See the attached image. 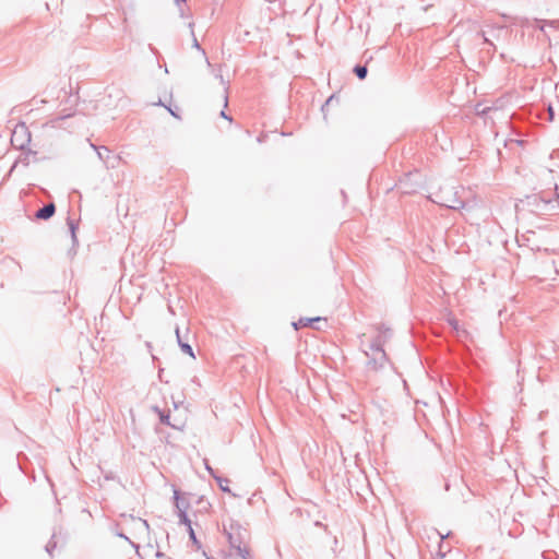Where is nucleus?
I'll return each instance as SVG.
<instances>
[{
  "instance_id": "45",
  "label": "nucleus",
  "mask_w": 559,
  "mask_h": 559,
  "mask_svg": "<svg viewBox=\"0 0 559 559\" xmlns=\"http://www.w3.org/2000/svg\"><path fill=\"white\" fill-rule=\"evenodd\" d=\"M203 502H204V497H203V496L199 497V498L197 499V501H195V503H197V504H201V503H203Z\"/></svg>"
},
{
  "instance_id": "52",
  "label": "nucleus",
  "mask_w": 559,
  "mask_h": 559,
  "mask_svg": "<svg viewBox=\"0 0 559 559\" xmlns=\"http://www.w3.org/2000/svg\"><path fill=\"white\" fill-rule=\"evenodd\" d=\"M209 508H211V503L206 502V507H204V509L207 510Z\"/></svg>"
},
{
  "instance_id": "37",
  "label": "nucleus",
  "mask_w": 559,
  "mask_h": 559,
  "mask_svg": "<svg viewBox=\"0 0 559 559\" xmlns=\"http://www.w3.org/2000/svg\"><path fill=\"white\" fill-rule=\"evenodd\" d=\"M219 116H221L223 119H226V120H228L229 122H233V117H231L230 115H228L224 109H223V110H221Z\"/></svg>"
},
{
  "instance_id": "8",
  "label": "nucleus",
  "mask_w": 559,
  "mask_h": 559,
  "mask_svg": "<svg viewBox=\"0 0 559 559\" xmlns=\"http://www.w3.org/2000/svg\"><path fill=\"white\" fill-rule=\"evenodd\" d=\"M175 332H176V338H177V343H178V346H179L180 350L183 354H186V355H188V356H190L192 358H195L193 348H192V346L188 342L189 329H187L186 336L181 335L179 326L176 328Z\"/></svg>"
},
{
  "instance_id": "25",
  "label": "nucleus",
  "mask_w": 559,
  "mask_h": 559,
  "mask_svg": "<svg viewBox=\"0 0 559 559\" xmlns=\"http://www.w3.org/2000/svg\"><path fill=\"white\" fill-rule=\"evenodd\" d=\"M119 160H120V157L118 155L110 154L107 162H104V165L106 166L107 169L116 168L119 164Z\"/></svg>"
},
{
  "instance_id": "53",
  "label": "nucleus",
  "mask_w": 559,
  "mask_h": 559,
  "mask_svg": "<svg viewBox=\"0 0 559 559\" xmlns=\"http://www.w3.org/2000/svg\"><path fill=\"white\" fill-rule=\"evenodd\" d=\"M549 115H550V120H552V119H554V112H552V111H550V114H549Z\"/></svg>"
},
{
  "instance_id": "16",
  "label": "nucleus",
  "mask_w": 559,
  "mask_h": 559,
  "mask_svg": "<svg viewBox=\"0 0 559 559\" xmlns=\"http://www.w3.org/2000/svg\"><path fill=\"white\" fill-rule=\"evenodd\" d=\"M353 73L357 76L358 80L362 81L367 78L368 75V67H367V63L365 64H360V63H357L354 66L353 68Z\"/></svg>"
},
{
  "instance_id": "3",
  "label": "nucleus",
  "mask_w": 559,
  "mask_h": 559,
  "mask_svg": "<svg viewBox=\"0 0 559 559\" xmlns=\"http://www.w3.org/2000/svg\"><path fill=\"white\" fill-rule=\"evenodd\" d=\"M32 141V134L25 122H19L11 133V145L19 150L25 151L29 147Z\"/></svg>"
},
{
  "instance_id": "47",
  "label": "nucleus",
  "mask_w": 559,
  "mask_h": 559,
  "mask_svg": "<svg viewBox=\"0 0 559 559\" xmlns=\"http://www.w3.org/2000/svg\"><path fill=\"white\" fill-rule=\"evenodd\" d=\"M10 260H11L12 262L16 263V264L19 265V269H20V270L22 269V265H21L19 262H16L14 259H10Z\"/></svg>"
},
{
  "instance_id": "14",
  "label": "nucleus",
  "mask_w": 559,
  "mask_h": 559,
  "mask_svg": "<svg viewBox=\"0 0 559 559\" xmlns=\"http://www.w3.org/2000/svg\"><path fill=\"white\" fill-rule=\"evenodd\" d=\"M21 155L20 157L15 160V163L13 164L12 166V169L15 167V165L17 163H21L23 164L24 166H28L29 165V157L31 156H34V158L36 157L37 155V152L36 151H33L31 147H27L25 151H21Z\"/></svg>"
},
{
  "instance_id": "51",
  "label": "nucleus",
  "mask_w": 559,
  "mask_h": 559,
  "mask_svg": "<svg viewBox=\"0 0 559 559\" xmlns=\"http://www.w3.org/2000/svg\"><path fill=\"white\" fill-rule=\"evenodd\" d=\"M156 105L165 106L160 99L156 103Z\"/></svg>"
},
{
  "instance_id": "44",
  "label": "nucleus",
  "mask_w": 559,
  "mask_h": 559,
  "mask_svg": "<svg viewBox=\"0 0 559 559\" xmlns=\"http://www.w3.org/2000/svg\"><path fill=\"white\" fill-rule=\"evenodd\" d=\"M450 324L456 330L457 329V321L456 320H451L449 321Z\"/></svg>"
},
{
  "instance_id": "26",
  "label": "nucleus",
  "mask_w": 559,
  "mask_h": 559,
  "mask_svg": "<svg viewBox=\"0 0 559 559\" xmlns=\"http://www.w3.org/2000/svg\"><path fill=\"white\" fill-rule=\"evenodd\" d=\"M193 26H194V23L193 22H190L189 23V27L191 28V34H192V37H193V40H192V47L198 49L199 51L202 52L203 56H205V50L200 46L195 35H194V32H193Z\"/></svg>"
},
{
  "instance_id": "22",
  "label": "nucleus",
  "mask_w": 559,
  "mask_h": 559,
  "mask_svg": "<svg viewBox=\"0 0 559 559\" xmlns=\"http://www.w3.org/2000/svg\"><path fill=\"white\" fill-rule=\"evenodd\" d=\"M177 516L179 519V524L185 525L187 527V531L190 530V528H193L192 527V521L190 520V518L188 515V512H185L182 510V514H178Z\"/></svg>"
},
{
  "instance_id": "10",
  "label": "nucleus",
  "mask_w": 559,
  "mask_h": 559,
  "mask_svg": "<svg viewBox=\"0 0 559 559\" xmlns=\"http://www.w3.org/2000/svg\"><path fill=\"white\" fill-rule=\"evenodd\" d=\"M76 115V111H70L68 109H62L57 116L50 118L47 122H46V126H49L51 128H60L61 127V122L75 116Z\"/></svg>"
},
{
  "instance_id": "40",
  "label": "nucleus",
  "mask_w": 559,
  "mask_h": 559,
  "mask_svg": "<svg viewBox=\"0 0 559 559\" xmlns=\"http://www.w3.org/2000/svg\"><path fill=\"white\" fill-rule=\"evenodd\" d=\"M266 138H267V134L265 133H261L258 138H257V142L258 143H263L266 141Z\"/></svg>"
},
{
  "instance_id": "9",
  "label": "nucleus",
  "mask_w": 559,
  "mask_h": 559,
  "mask_svg": "<svg viewBox=\"0 0 559 559\" xmlns=\"http://www.w3.org/2000/svg\"><path fill=\"white\" fill-rule=\"evenodd\" d=\"M152 411L155 414H157L160 424L169 426L177 430H182L183 425H177V424L170 421V412L169 411L162 409L157 405L152 406Z\"/></svg>"
},
{
  "instance_id": "29",
  "label": "nucleus",
  "mask_w": 559,
  "mask_h": 559,
  "mask_svg": "<svg viewBox=\"0 0 559 559\" xmlns=\"http://www.w3.org/2000/svg\"><path fill=\"white\" fill-rule=\"evenodd\" d=\"M204 467L213 479H215V476H219L217 472L210 465L207 460H204Z\"/></svg>"
},
{
  "instance_id": "43",
  "label": "nucleus",
  "mask_w": 559,
  "mask_h": 559,
  "mask_svg": "<svg viewBox=\"0 0 559 559\" xmlns=\"http://www.w3.org/2000/svg\"><path fill=\"white\" fill-rule=\"evenodd\" d=\"M555 191H556V200H559V187L557 183L555 185Z\"/></svg>"
},
{
  "instance_id": "13",
  "label": "nucleus",
  "mask_w": 559,
  "mask_h": 559,
  "mask_svg": "<svg viewBox=\"0 0 559 559\" xmlns=\"http://www.w3.org/2000/svg\"><path fill=\"white\" fill-rule=\"evenodd\" d=\"M385 336H382V335H376L370 345H369V348L374 352V353H378V354H382V352H385L384 350V344H385Z\"/></svg>"
},
{
  "instance_id": "12",
  "label": "nucleus",
  "mask_w": 559,
  "mask_h": 559,
  "mask_svg": "<svg viewBox=\"0 0 559 559\" xmlns=\"http://www.w3.org/2000/svg\"><path fill=\"white\" fill-rule=\"evenodd\" d=\"M514 24L519 25L522 28L534 27V28H538L540 31L544 29V21L539 20V19H534L533 21H531L527 17H519V19H516V22Z\"/></svg>"
},
{
  "instance_id": "50",
  "label": "nucleus",
  "mask_w": 559,
  "mask_h": 559,
  "mask_svg": "<svg viewBox=\"0 0 559 559\" xmlns=\"http://www.w3.org/2000/svg\"><path fill=\"white\" fill-rule=\"evenodd\" d=\"M150 48H151V50H152L154 53H156V52H157V51H156V49H155L154 47H152V45H150Z\"/></svg>"
},
{
  "instance_id": "18",
  "label": "nucleus",
  "mask_w": 559,
  "mask_h": 559,
  "mask_svg": "<svg viewBox=\"0 0 559 559\" xmlns=\"http://www.w3.org/2000/svg\"><path fill=\"white\" fill-rule=\"evenodd\" d=\"M447 207L452 210H460L465 207V202L457 197V192H454L451 203L447 204Z\"/></svg>"
},
{
  "instance_id": "23",
  "label": "nucleus",
  "mask_w": 559,
  "mask_h": 559,
  "mask_svg": "<svg viewBox=\"0 0 559 559\" xmlns=\"http://www.w3.org/2000/svg\"><path fill=\"white\" fill-rule=\"evenodd\" d=\"M111 151L107 146H99L97 150V157L104 163L109 158Z\"/></svg>"
},
{
  "instance_id": "4",
  "label": "nucleus",
  "mask_w": 559,
  "mask_h": 559,
  "mask_svg": "<svg viewBox=\"0 0 559 559\" xmlns=\"http://www.w3.org/2000/svg\"><path fill=\"white\" fill-rule=\"evenodd\" d=\"M67 544V536L62 534L61 530L59 532H53L50 539L45 546V551L52 558L53 551L60 545V547H64Z\"/></svg>"
},
{
  "instance_id": "7",
  "label": "nucleus",
  "mask_w": 559,
  "mask_h": 559,
  "mask_svg": "<svg viewBox=\"0 0 559 559\" xmlns=\"http://www.w3.org/2000/svg\"><path fill=\"white\" fill-rule=\"evenodd\" d=\"M56 204L49 202L39 207L33 215L34 221H48L56 214Z\"/></svg>"
},
{
  "instance_id": "38",
  "label": "nucleus",
  "mask_w": 559,
  "mask_h": 559,
  "mask_svg": "<svg viewBox=\"0 0 559 559\" xmlns=\"http://www.w3.org/2000/svg\"><path fill=\"white\" fill-rule=\"evenodd\" d=\"M443 538H444V536H441V542H440V545H439V551L437 554L440 558H444V556H445V554L442 551Z\"/></svg>"
},
{
  "instance_id": "2",
  "label": "nucleus",
  "mask_w": 559,
  "mask_h": 559,
  "mask_svg": "<svg viewBox=\"0 0 559 559\" xmlns=\"http://www.w3.org/2000/svg\"><path fill=\"white\" fill-rule=\"evenodd\" d=\"M520 202L526 207L530 212L538 214L546 213L548 211L555 210L558 205L555 204L556 201L551 199H546L540 194H528L525 195L524 199H521Z\"/></svg>"
},
{
  "instance_id": "11",
  "label": "nucleus",
  "mask_w": 559,
  "mask_h": 559,
  "mask_svg": "<svg viewBox=\"0 0 559 559\" xmlns=\"http://www.w3.org/2000/svg\"><path fill=\"white\" fill-rule=\"evenodd\" d=\"M365 355L369 358L367 361V366L370 367L372 370L378 371L382 369L388 362L389 358L385 352H382V354H379V357H370V355L367 352H364Z\"/></svg>"
},
{
  "instance_id": "49",
  "label": "nucleus",
  "mask_w": 559,
  "mask_h": 559,
  "mask_svg": "<svg viewBox=\"0 0 559 559\" xmlns=\"http://www.w3.org/2000/svg\"><path fill=\"white\" fill-rule=\"evenodd\" d=\"M444 488H445V490H449V488H450V484H449V483H445Z\"/></svg>"
},
{
  "instance_id": "5",
  "label": "nucleus",
  "mask_w": 559,
  "mask_h": 559,
  "mask_svg": "<svg viewBox=\"0 0 559 559\" xmlns=\"http://www.w3.org/2000/svg\"><path fill=\"white\" fill-rule=\"evenodd\" d=\"M324 322V324H328L326 318L323 317H313V318H300L298 321L293 322V326L295 330H298L300 328H312L316 330H321V326L318 325V323Z\"/></svg>"
},
{
  "instance_id": "34",
  "label": "nucleus",
  "mask_w": 559,
  "mask_h": 559,
  "mask_svg": "<svg viewBox=\"0 0 559 559\" xmlns=\"http://www.w3.org/2000/svg\"><path fill=\"white\" fill-rule=\"evenodd\" d=\"M314 526L323 528L326 534L331 535L328 525L323 524L322 522L316 521Z\"/></svg>"
},
{
  "instance_id": "24",
  "label": "nucleus",
  "mask_w": 559,
  "mask_h": 559,
  "mask_svg": "<svg viewBox=\"0 0 559 559\" xmlns=\"http://www.w3.org/2000/svg\"><path fill=\"white\" fill-rule=\"evenodd\" d=\"M67 225H68V228H69L70 236L71 235H76V233L79 230V222L73 219V218H71L70 216H68Z\"/></svg>"
},
{
  "instance_id": "33",
  "label": "nucleus",
  "mask_w": 559,
  "mask_h": 559,
  "mask_svg": "<svg viewBox=\"0 0 559 559\" xmlns=\"http://www.w3.org/2000/svg\"><path fill=\"white\" fill-rule=\"evenodd\" d=\"M129 544L132 546V548H134L135 554L139 557V559H143V557L140 554V545L134 543V542H132L131 539L129 540Z\"/></svg>"
},
{
  "instance_id": "6",
  "label": "nucleus",
  "mask_w": 559,
  "mask_h": 559,
  "mask_svg": "<svg viewBox=\"0 0 559 559\" xmlns=\"http://www.w3.org/2000/svg\"><path fill=\"white\" fill-rule=\"evenodd\" d=\"M173 491H174L173 500H174V506L177 510V515L182 514V510L185 512H188V509L190 508V502L183 497L185 493L179 488H177L175 485L173 486Z\"/></svg>"
},
{
  "instance_id": "15",
  "label": "nucleus",
  "mask_w": 559,
  "mask_h": 559,
  "mask_svg": "<svg viewBox=\"0 0 559 559\" xmlns=\"http://www.w3.org/2000/svg\"><path fill=\"white\" fill-rule=\"evenodd\" d=\"M217 484V486L219 487V489L223 491V492H226V493H229L231 496H236L231 489L229 488L228 484H229V479L227 477H224V476H215V479H214Z\"/></svg>"
},
{
  "instance_id": "36",
  "label": "nucleus",
  "mask_w": 559,
  "mask_h": 559,
  "mask_svg": "<svg viewBox=\"0 0 559 559\" xmlns=\"http://www.w3.org/2000/svg\"><path fill=\"white\" fill-rule=\"evenodd\" d=\"M176 5L179 8L180 10V15L183 17L185 16V13H183V10L181 8L182 3H186L187 0H174Z\"/></svg>"
},
{
  "instance_id": "28",
  "label": "nucleus",
  "mask_w": 559,
  "mask_h": 559,
  "mask_svg": "<svg viewBox=\"0 0 559 559\" xmlns=\"http://www.w3.org/2000/svg\"><path fill=\"white\" fill-rule=\"evenodd\" d=\"M217 79H219L221 83L223 85H225V97H224V100H225V107L227 106V103H228V94H227V91H228V82H225L223 75L221 73H217L215 75Z\"/></svg>"
},
{
  "instance_id": "42",
  "label": "nucleus",
  "mask_w": 559,
  "mask_h": 559,
  "mask_svg": "<svg viewBox=\"0 0 559 559\" xmlns=\"http://www.w3.org/2000/svg\"><path fill=\"white\" fill-rule=\"evenodd\" d=\"M87 141H88V143H90L91 147H92V148L97 153V150H98V147H99L100 145H96V144H94L93 142H91V140H90V139H87Z\"/></svg>"
},
{
  "instance_id": "19",
  "label": "nucleus",
  "mask_w": 559,
  "mask_h": 559,
  "mask_svg": "<svg viewBox=\"0 0 559 559\" xmlns=\"http://www.w3.org/2000/svg\"><path fill=\"white\" fill-rule=\"evenodd\" d=\"M497 109L496 106H485L483 107L481 104H477L475 107L476 115L479 117H486L491 110Z\"/></svg>"
},
{
  "instance_id": "35",
  "label": "nucleus",
  "mask_w": 559,
  "mask_h": 559,
  "mask_svg": "<svg viewBox=\"0 0 559 559\" xmlns=\"http://www.w3.org/2000/svg\"><path fill=\"white\" fill-rule=\"evenodd\" d=\"M22 456H25V454H24V453H22V452H20V453L16 455L17 466H19V468H20V471H21V472L25 473L24 467H23V465H22V463H21V457H22Z\"/></svg>"
},
{
  "instance_id": "30",
  "label": "nucleus",
  "mask_w": 559,
  "mask_h": 559,
  "mask_svg": "<svg viewBox=\"0 0 559 559\" xmlns=\"http://www.w3.org/2000/svg\"><path fill=\"white\" fill-rule=\"evenodd\" d=\"M168 110V112L174 117V118H177V119H180V115H179V108L177 106L173 107L171 105L169 106H165Z\"/></svg>"
},
{
  "instance_id": "1",
  "label": "nucleus",
  "mask_w": 559,
  "mask_h": 559,
  "mask_svg": "<svg viewBox=\"0 0 559 559\" xmlns=\"http://www.w3.org/2000/svg\"><path fill=\"white\" fill-rule=\"evenodd\" d=\"M223 534L226 537L230 549H234L236 554L250 552V548L247 546L250 539V532L237 520L230 519L229 524L223 525Z\"/></svg>"
},
{
  "instance_id": "32",
  "label": "nucleus",
  "mask_w": 559,
  "mask_h": 559,
  "mask_svg": "<svg viewBox=\"0 0 559 559\" xmlns=\"http://www.w3.org/2000/svg\"><path fill=\"white\" fill-rule=\"evenodd\" d=\"M331 549H332L334 556L336 557L338 555V552H340V550H338V539H337L336 536H333V545H332Z\"/></svg>"
},
{
  "instance_id": "54",
  "label": "nucleus",
  "mask_w": 559,
  "mask_h": 559,
  "mask_svg": "<svg viewBox=\"0 0 559 559\" xmlns=\"http://www.w3.org/2000/svg\"><path fill=\"white\" fill-rule=\"evenodd\" d=\"M556 153H557V152H556V151H554V152L550 154V157H551V158H554V156H555V154H556Z\"/></svg>"
},
{
  "instance_id": "17",
  "label": "nucleus",
  "mask_w": 559,
  "mask_h": 559,
  "mask_svg": "<svg viewBox=\"0 0 559 559\" xmlns=\"http://www.w3.org/2000/svg\"><path fill=\"white\" fill-rule=\"evenodd\" d=\"M376 330L378 331L377 335L385 336V342H388L393 336V331L384 323L377 324Z\"/></svg>"
},
{
  "instance_id": "21",
  "label": "nucleus",
  "mask_w": 559,
  "mask_h": 559,
  "mask_svg": "<svg viewBox=\"0 0 559 559\" xmlns=\"http://www.w3.org/2000/svg\"><path fill=\"white\" fill-rule=\"evenodd\" d=\"M189 535V540L191 544L195 547L197 550H200L202 548V544L200 539L197 537V534L193 528H190L187 531Z\"/></svg>"
},
{
  "instance_id": "31",
  "label": "nucleus",
  "mask_w": 559,
  "mask_h": 559,
  "mask_svg": "<svg viewBox=\"0 0 559 559\" xmlns=\"http://www.w3.org/2000/svg\"><path fill=\"white\" fill-rule=\"evenodd\" d=\"M228 557H229V559H251V555H250V552H248V555H247V554H242V552H240V554H236V552H235V555H233V554L230 552V554L228 555Z\"/></svg>"
},
{
  "instance_id": "39",
  "label": "nucleus",
  "mask_w": 559,
  "mask_h": 559,
  "mask_svg": "<svg viewBox=\"0 0 559 559\" xmlns=\"http://www.w3.org/2000/svg\"><path fill=\"white\" fill-rule=\"evenodd\" d=\"M156 558L158 559H173L170 557H167L163 551L160 550H157L156 554H155Z\"/></svg>"
},
{
  "instance_id": "46",
  "label": "nucleus",
  "mask_w": 559,
  "mask_h": 559,
  "mask_svg": "<svg viewBox=\"0 0 559 559\" xmlns=\"http://www.w3.org/2000/svg\"><path fill=\"white\" fill-rule=\"evenodd\" d=\"M142 523H143V525H144L146 528H148V523H147V521H146V520H142Z\"/></svg>"
},
{
  "instance_id": "27",
  "label": "nucleus",
  "mask_w": 559,
  "mask_h": 559,
  "mask_svg": "<svg viewBox=\"0 0 559 559\" xmlns=\"http://www.w3.org/2000/svg\"><path fill=\"white\" fill-rule=\"evenodd\" d=\"M71 241H72V246L71 248L69 249L68 251V254L70 257H73L76 254V248L79 247V239H78V235H71Z\"/></svg>"
},
{
  "instance_id": "41",
  "label": "nucleus",
  "mask_w": 559,
  "mask_h": 559,
  "mask_svg": "<svg viewBox=\"0 0 559 559\" xmlns=\"http://www.w3.org/2000/svg\"><path fill=\"white\" fill-rule=\"evenodd\" d=\"M116 536L120 537V538H123L124 540H127L129 543L130 538L123 534L122 532H117L116 533Z\"/></svg>"
},
{
  "instance_id": "20",
  "label": "nucleus",
  "mask_w": 559,
  "mask_h": 559,
  "mask_svg": "<svg viewBox=\"0 0 559 559\" xmlns=\"http://www.w3.org/2000/svg\"><path fill=\"white\" fill-rule=\"evenodd\" d=\"M332 100L338 102L340 98H338V96L336 94H332L323 103V105L321 106V111H322L324 118H326V111H328V108L332 105Z\"/></svg>"
},
{
  "instance_id": "48",
  "label": "nucleus",
  "mask_w": 559,
  "mask_h": 559,
  "mask_svg": "<svg viewBox=\"0 0 559 559\" xmlns=\"http://www.w3.org/2000/svg\"><path fill=\"white\" fill-rule=\"evenodd\" d=\"M163 371H164V369L159 368L158 376H160ZM159 379L162 380V377H159Z\"/></svg>"
}]
</instances>
